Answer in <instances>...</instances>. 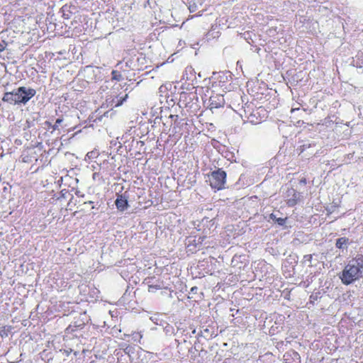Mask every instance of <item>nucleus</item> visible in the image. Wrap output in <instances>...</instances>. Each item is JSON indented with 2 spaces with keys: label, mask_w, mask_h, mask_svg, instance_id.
<instances>
[{
  "label": "nucleus",
  "mask_w": 363,
  "mask_h": 363,
  "mask_svg": "<svg viewBox=\"0 0 363 363\" xmlns=\"http://www.w3.org/2000/svg\"><path fill=\"white\" fill-rule=\"evenodd\" d=\"M195 289H197V287H195V289L194 288H191L192 291H195Z\"/></svg>",
  "instance_id": "obj_16"
},
{
  "label": "nucleus",
  "mask_w": 363,
  "mask_h": 363,
  "mask_svg": "<svg viewBox=\"0 0 363 363\" xmlns=\"http://www.w3.org/2000/svg\"><path fill=\"white\" fill-rule=\"evenodd\" d=\"M112 75H113V79H114L117 81H120L121 79V74H118V72L116 70L112 71Z\"/></svg>",
  "instance_id": "obj_10"
},
{
  "label": "nucleus",
  "mask_w": 363,
  "mask_h": 363,
  "mask_svg": "<svg viewBox=\"0 0 363 363\" xmlns=\"http://www.w3.org/2000/svg\"><path fill=\"white\" fill-rule=\"evenodd\" d=\"M3 101L9 102L11 104H15L14 93L13 91L11 92H6L4 94Z\"/></svg>",
  "instance_id": "obj_6"
},
{
  "label": "nucleus",
  "mask_w": 363,
  "mask_h": 363,
  "mask_svg": "<svg viewBox=\"0 0 363 363\" xmlns=\"http://www.w3.org/2000/svg\"><path fill=\"white\" fill-rule=\"evenodd\" d=\"M362 264L358 261H352L344 269L340 279L343 284H350L362 276Z\"/></svg>",
  "instance_id": "obj_1"
},
{
  "label": "nucleus",
  "mask_w": 363,
  "mask_h": 363,
  "mask_svg": "<svg viewBox=\"0 0 363 363\" xmlns=\"http://www.w3.org/2000/svg\"><path fill=\"white\" fill-rule=\"evenodd\" d=\"M210 106L211 108L222 106L224 104V99L221 96H216L210 98Z\"/></svg>",
  "instance_id": "obj_5"
},
{
  "label": "nucleus",
  "mask_w": 363,
  "mask_h": 363,
  "mask_svg": "<svg viewBox=\"0 0 363 363\" xmlns=\"http://www.w3.org/2000/svg\"><path fill=\"white\" fill-rule=\"evenodd\" d=\"M270 218L274 220V221H276L279 225H283L285 224V222H286V218H277L276 215L274 214V213H272L270 215Z\"/></svg>",
  "instance_id": "obj_9"
},
{
  "label": "nucleus",
  "mask_w": 363,
  "mask_h": 363,
  "mask_svg": "<svg viewBox=\"0 0 363 363\" xmlns=\"http://www.w3.org/2000/svg\"><path fill=\"white\" fill-rule=\"evenodd\" d=\"M6 45V44L5 43L4 41H2V43H0V52H1L2 51H4L5 50Z\"/></svg>",
  "instance_id": "obj_12"
},
{
  "label": "nucleus",
  "mask_w": 363,
  "mask_h": 363,
  "mask_svg": "<svg viewBox=\"0 0 363 363\" xmlns=\"http://www.w3.org/2000/svg\"><path fill=\"white\" fill-rule=\"evenodd\" d=\"M195 289H197V287H195V289L194 288H191L192 291H195Z\"/></svg>",
  "instance_id": "obj_14"
},
{
  "label": "nucleus",
  "mask_w": 363,
  "mask_h": 363,
  "mask_svg": "<svg viewBox=\"0 0 363 363\" xmlns=\"http://www.w3.org/2000/svg\"><path fill=\"white\" fill-rule=\"evenodd\" d=\"M310 147H311L310 144H303V145L300 146L299 148L297 149V151H299V152H298L299 155L303 154V157H307L313 154V152H308V153L304 152L307 148L309 149Z\"/></svg>",
  "instance_id": "obj_7"
},
{
  "label": "nucleus",
  "mask_w": 363,
  "mask_h": 363,
  "mask_svg": "<svg viewBox=\"0 0 363 363\" xmlns=\"http://www.w3.org/2000/svg\"><path fill=\"white\" fill-rule=\"evenodd\" d=\"M15 104H26L33 96H35L36 91L31 88H26L21 86L16 90H13Z\"/></svg>",
  "instance_id": "obj_2"
},
{
  "label": "nucleus",
  "mask_w": 363,
  "mask_h": 363,
  "mask_svg": "<svg viewBox=\"0 0 363 363\" xmlns=\"http://www.w3.org/2000/svg\"><path fill=\"white\" fill-rule=\"evenodd\" d=\"M225 179L226 173L222 169L214 171L209 176L211 186L218 190L222 189L224 187Z\"/></svg>",
  "instance_id": "obj_3"
},
{
  "label": "nucleus",
  "mask_w": 363,
  "mask_h": 363,
  "mask_svg": "<svg viewBox=\"0 0 363 363\" xmlns=\"http://www.w3.org/2000/svg\"><path fill=\"white\" fill-rule=\"evenodd\" d=\"M127 98H128V94H125L124 96V97L121 98V100L119 102H118L117 106L121 105L123 104V102L126 100Z\"/></svg>",
  "instance_id": "obj_13"
},
{
  "label": "nucleus",
  "mask_w": 363,
  "mask_h": 363,
  "mask_svg": "<svg viewBox=\"0 0 363 363\" xmlns=\"http://www.w3.org/2000/svg\"><path fill=\"white\" fill-rule=\"evenodd\" d=\"M62 122V118H57L56 120L55 124L52 126V128L54 130H56L58 128L59 124H60Z\"/></svg>",
  "instance_id": "obj_11"
},
{
  "label": "nucleus",
  "mask_w": 363,
  "mask_h": 363,
  "mask_svg": "<svg viewBox=\"0 0 363 363\" xmlns=\"http://www.w3.org/2000/svg\"><path fill=\"white\" fill-rule=\"evenodd\" d=\"M348 242V239L346 238H338L336 241V243H335V245L337 248H342L345 245H347Z\"/></svg>",
  "instance_id": "obj_8"
},
{
  "label": "nucleus",
  "mask_w": 363,
  "mask_h": 363,
  "mask_svg": "<svg viewBox=\"0 0 363 363\" xmlns=\"http://www.w3.org/2000/svg\"><path fill=\"white\" fill-rule=\"evenodd\" d=\"M195 289H197V287H195V289L194 288H191L192 291H195Z\"/></svg>",
  "instance_id": "obj_15"
},
{
  "label": "nucleus",
  "mask_w": 363,
  "mask_h": 363,
  "mask_svg": "<svg viewBox=\"0 0 363 363\" xmlns=\"http://www.w3.org/2000/svg\"><path fill=\"white\" fill-rule=\"evenodd\" d=\"M116 206L118 210L123 211L128 208V203L125 197L121 195L116 200Z\"/></svg>",
  "instance_id": "obj_4"
}]
</instances>
